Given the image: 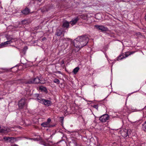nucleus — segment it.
<instances>
[{
  "mask_svg": "<svg viewBox=\"0 0 146 146\" xmlns=\"http://www.w3.org/2000/svg\"><path fill=\"white\" fill-rule=\"evenodd\" d=\"M79 70V68L78 67H76L74 69L72 72L75 74L78 72Z\"/></svg>",
  "mask_w": 146,
  "mask_h": 146,
  "instance_id": "2eb2a0df",
  "label": "nucleus"
},
{
  "mask_svg": "<svg viewBox=\"0 0 146 146\" xmlns=\"http://www.w3.org/2000/svg\"><path fill=\"white\" fill-rule=\"evenodd\" d=\"M33 139L34 140H35V139Z\"/></svg>",
  "mask_w": 146,
  "mask_h": 146,
  "instance_id": "bb28decb",
  "label": "nucleus"
},
{
  "mask_svg": "<svg viewBox=\"0 0 146 146\" xmlns=\"http://www.w3.org/2000/svg\"><path fill=\"white\" fill-rule=\"evenodd\" d=\"M31 83L34 84H38L39 83L43 84V83L40 82V79L37 77L34 79L33 80L31 81Z\"/></svg>",
  "mask_w": 146,
  "mask_h": 146,
  "instance_id": "9d476101",
  "label": "nucleus"
},
{
  "mask_svg": "<svg viewBox=\"0 0 146 146\" xmlns=\"http://www.w3.org/2000/svg\"><path fill=\"white\" fill-rule=\"evenodd\" d=\"M39 89L40 90L43 91L45 92H46L47 91V90L46 87H43V86H40L39 87Z\"/></svg>",
  "mask_w": 146,
  "mask_h": 146,
  "instance_id": "f3484780",
  "label": "nucleus"
},
{
  "mask_svg": "<svg viewBox=\"0 0 146 146\" xmlns=\"http://www.w3.org/2000/svg\"><path fill=\"white\" fill-rule=\"evenodd\" d=\"M89 41V38L86 36H78L74 41L75 47L79 48V50L83 46L86 45Z\"/></svg>",
  "mask_w": 146,
  "mask_h": 146,
  "instance_id": "f257e3e1",
  "label": "nucleus"
},
{
  "mask_svg": "<svg viewBox=\"0 0 146 146\" xmlns=\"http://www.w3.org/2000/svg\"><path fill=\"white\" fill-rule=\"evenodd\" d=\"M11 146H18L17 145H12Z\"/></svg>",
  "mask_w": 146,
  "mask_h": 146,
  "instance_id": "a878e982",
  "label": "nucleus"
},
{
  "mask_svg": "<svg viewBox=\"0 0 146 146\" xmlns=\"http://www.w3.org/2000/svg\"><path fill=\"white\" fill-rule=\"evenodd\" d=\"M134 53L133 52H128L124 53H122V55L123 59L126 57H127L128 56L133 54Z\"/></svg>",
  "mask_w": 146,
  "mask_h": 146,
  "instance_id": "6e6552de",
  "label": "nucleus"
},
{
  "mask_svg": "<svg viewBox=\"0 0 146 146\" xmlns=\"http://www.w3.org/2000/svg\"><path fill=\"white\" fill-rule=\"evenodd\" d=\"M26 100L25 99H22L19 102L18 105L19 108L20 109H22L24 108V106L26 104Z\"/></svg>",
  "mask_w": 146,
  "mask_h": 146,
  "instance_id": "20e7f679",
  "label": "nucleus"
},
{
  "mask_svg": "<svg viewBox=\"0 0 146 146\" xmlns=\"http://www.w3.org/2000/svg\"><path fill=\"white\" fill-rule=\"evenodd\" d=\"M78 20L79 19L78 17H77L70 21V23L72 25H74L78 21Z\"/></svg>",
  "mask_w": 146,
  "mask_h": 146,
  "instance_id": "ddd939ff",
  "label": "nucleus"
},
{
  "mask_svg": "<svg viewBox=\"0 0 146 146\" xmlns=\"http://www.w3.org/2000/svg\"><path fill=\"white\" fill-rule=\"evenodd\" d=\"M93 107H94V108H96L97 110H98V106L97 105H94L93 106Z\"/></svg>",
  "mask_w": 146,
  "mask_h": 146,
  "instance_id": "393cba45",
  "label": "nucleus"
},
{
  "mask_svg": "<svg viewBox=\"0 0 146 146\" xmlns=\"http://www.w3.org/2000/svg\"><path fill=\"white\" fill-rule=\"evenodd\" d=\"M11 138V139H9L7 142H9L11 143H13L14 142V137H10Z\"/></svg>",
  "mask_w": 146,
  "mask_h": 146,
  "instance_id": "6ab92c4d",
  "label": "nucleus"
},
{
  "mask_svg": "<svg viewBox=\"0 0 146 146\" xmlns=\"http://www.w3.org/2000/svg\"><path fill=\"white\" fill-rule=\"evenodd\" d=\"M129 131V130L125 129V130L122 132L121 133V134L122 136L125 137L127 138V137H128V131Z\"/></svg>",
  "mask_w": 146,
  "mask_h": 146,
  "instance_id": "f8f14e48",
  "label": "nucleus"
},
{
  "mask_svg": "<svg viewBox=\"0 0 146 146\" xmlns=\"http://www.w3.org/2000/svg\"><path fill=\"white\" fill-rule=\"evenodd\" d=\"M109 118V116L107 114H104L100 117L99 120L102 122H106Z\"/></svg>",
  "mask_w": 146,
  "mask_h": 146,
  "instance_id": "423d86ee",
  "label": "nucleus"
},
{
  "mask_svg": "<svg viewBox=\"0 0 146 146\" xmlns=\"http://www.w3.org/2000/svg\"><path fill=\"white\" fill-rule=\"evenodd\" d=\"M96 28L98 30H101L102 31H107V28L102 25H96L95 26Z\"/></svg>",
  "mask_w": 146,
  "mask_h": 146,
  "instance_id": "0eeeda50",
  "label": "nucleus"
},
{
  "mask_svg": "<svg viewBox=\"0 0 146 146\" xmlns=\"http://www.w3.org/2000/svg\"><path fill=\"white\" fill-rule=\"evenodd\" d=\"M143 128L144 131L146 132V121L143 124Z\"/></svg>",
  "mask_w": 146,
  "mask_h": 146,
  "instance_id": "a211bd4d",
  "label": "nucleus"
},
{
  "mask_svg": "<svg viewBox=\"0 0 146 146\" xmlns=\"http://www.w3.org/2000/svg\"><path fill=\"white\" fill-rule=\"evenodd\" d=\"M69 23L67 21H65L63 23L62 26L63 27L67 28L69 27Z\"/></svg>",
  "mask_w": 146,
  "mask_h": 146,
  "instance_id": "4468645a",
  "label": "nucleus"
},
{
  "mask_svg": "<svg viewBox=\"0 0 146 146\" xmlns=\"http://www.w3.org/2000/svg\"><path fill=\"white\" fill-rule=\"evenodd\" d=\"M30 12V10L27 8H26L23 10L21 11V12L23 14L25 15H27Z\"/></svg>",
  "mask_w": 146,
  "mask_h": 146,
  "instance_id": "9b49d317",
  "label": "nucleus"
},
{
  "mask_svg": "<svg viewBox=\"0 0 146 146\" xmlns=\"http://www.w3.org/2000/svg\"><path fill=\"white\" fill-rule=\"evenodd\" d=\"M7 39L8 40L4 42V43L5 44L6 46L7 44H11L12 42H13V40H15L13 38H12V37L8 38V37H7Z\"/></svg>",
  "mask_w": 146,
  "mask_h": 146,
  "instance_id": "1a4fd4ad",
  "label": "nucleus"
},
{
  "mask_svg": "<svg viewBox=\"0 0 146 146\" xmlns=\"http://www.w3.org/2000/svg\"><path fill=\"white\" fill-rule=\"evenodd\" d=\"M11 138L9 137H3V139H4L5 141H8L9 139H11Z\"/></svg>",
  "mask_w": 146,
  "mask_h": 146,
  "instance_id": "4be33fe9",
  "label": "nucleus"
},
{
  "mask_svg": "<svg viewBox=\"0 0 146 146\" xmlns=\"http://www.w3.org/2000/svg\"><path fill=\"white\" fill-rule=\"evenodd\" d=\"M80 17L83 19H85L86 18L85 16L84 15H81L80 16Z\"/></svg>",
  "mask_w": 146,
  "mask_h": 146,
  "instance_id": "b1692460",
  "label": "nucleus"
},
{
  "mask_svg": "<svg viewBox=\"0 0 146 146\" xmlns=\"http://www.w3.org/2000/svg\"><path fill=\"white\" fill-rule=\"evenodd\" d=\"M122 54H121L120 55H119L117 58V60H121L123 59Z\"/></svg>",
  "mask_w": 146,
  "mask_h": 146,
  "instance_id": "412c9836",
  "label": "nucleus"
},
{
  "mask_svg": "<svg viewBox=\"0 0 146 146\" xmlns=\"http://www.w3.org/2000/svg\"><path fill=\"white\" fill-rule=\"evenodd\" d=\"M51 122V119L50 118H48L47 119V121L42 123H41V125L42 127H45L50 128L55 126V125H52L50 124Z\"/></svg>",
  "mask_w": 146,
  "mask_h": 146,
  "instance_id": "7ed1b4c3",
  "label": "nucleus"
},
{
  "mask_svg": "<svg viewBox=\"0 0 146 146\" xmlns=\"http://www.w3.org/2000/svg\"><path fill=\"white\" fill-rule=\"evenodd\" d=\"M36 95L37 97L36 99L39 102L44 104L45 105L47 106H50L51 105L52 102L51 101L40 98L39 97V95L38 94H36Z\"/></svg>",
  "mask_w": 146,
  "mask_h": 146,
  "instance_id": "f03ea898",
  "label": "nucleus"
},
{
  "mask_svg": "<svg viewBox=\"0 0 146 146\" xmlns=\"http://www.w3.org/2000/svg\"><path fill=\"white\" fill-rule=\"evenodd\" d=\"M5 46H6L5 44L4 43V42H3L0 44V48H3Z\"/></svg>",
  "mask_w": 146,
  "mask_h": 146,
  "instance_id": "5701e85b",
  "label": "nucleus"
},
{
  "mask_svg": "<svg viewBox=\"0 0 146 146\" xmlns=\"http://www.w3.org/2000/svg\"><path fill=\"white\" fill-rule=\"evenodd\" d=\"M53 82L55 83H57V84H59L60 83V81L57 78H55L54 79Z\"/></svg>",
  "mask_w": 146,
  "mask_h": 146,
  "instance_id": "aec40b11",
  "label": "nucleus"
},
{
  "mask_svg": "<svg viewBox=\"0 0 146 146\" xmlns=\"http://www.w3.org/2000/svg\"><path fill=\"white\" fill-rule=\"evenodd\" d=\"M62 32L60 30H58L56 33V35L57 36H60L62 34Z\"/></svg>",
  "mask_w": 146,
  "mask_h": 146,
  "instance_id": "dca6fc26",
  "label": "nucleus"
},
{
  "mask_svg": "<svg viewBox=\"0 0 146 146\" xmlns=\"http://www.w3.org/2000/svg\"><path fill=\"white\" fill-rule=\"evenodd\" d=\"M12 128H8L4 127H0V133H7L12 130Z\"/></svg>",
  "mask_w": 146,
  "mask_h": 146,
  "instance_id": "39448f33",
  "label": "nucleus"
}]
</instances>
